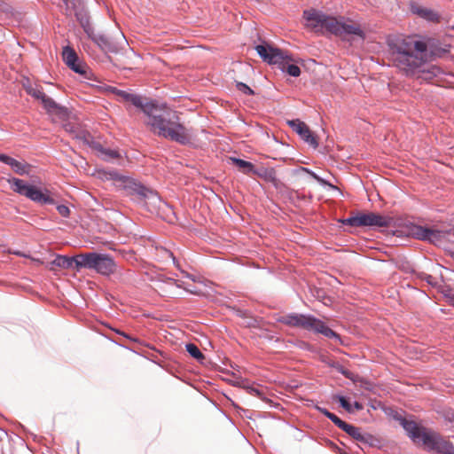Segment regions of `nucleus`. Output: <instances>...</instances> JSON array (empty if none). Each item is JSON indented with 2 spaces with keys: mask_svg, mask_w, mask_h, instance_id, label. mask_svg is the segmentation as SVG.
Returning a JSON list of instances; mask_svg holds the SVG:
<instances>
[{
  "mask_svg": "<svg viewBox=\"0 0 454 454\" xmlns=\"http://www.w3.org/2000/svg\"><path fill=\"white\" fill-rule=\"evenodd\" d=\"M114 92L120 101L130 103L140 109L148 118L146 124L159 137L184 145H192L195 140V130L184 126L176 112L166 109L164 106H160L153 100L145 102L141 96L126 90L114 89Z\"/></svg>",
  "mask_w": 454,
  "mask_h": 454,
  "instance_id": "1",
  "label": "nucleus"
},
{
  "mask_svg": "<svg viewBox=\"0 0 454 454\" xmlns=\"http://www.w3.org/2000/svg\"><path fill=\"white\" fill-rule=\"evenodd\" d=\"M387 53L393 65L407 75L420 73L419 77L430 80L440 73V68L426 67L427 46L423 41L411 36H391L387 38Z\"/></svg>",
  "mask_w": 454,
  "mask_h": 454,
  "instance_id": "2",
  "label": "nucleus"
},
{
  "mask_svg": "<svg viewBox=\"0 0 454 454\" xmlns=\"http://www.w3.org/2000/svg\"><path fill=\"white\" fill-rule=\"evenodd\" d=\"M306 26L317 33H330L343 39L349 35H356L364 39V32L360 26L355 23H348L344 18H335L325 13L311 9L303 12Z\"/></svg>",
  "mask_w": 454,
  "mask_h": 454,
  "instance_id": "3",
  "label": "nucleus"
},
{
  "mask_svg": "<svg viewBox=\"0 0 454 454\" xmlns=\"http://www.w3.org/2000/svg\"><path fill=\"white\" fill-rule=\"evenodd\" d=\"M403 427L408 436L416 444H421L428 451H435L438 454H454V446L442 439L437 433L419 426L413 420H408L401 415L395 416Z\"/></svg>",
  "mask_w": 454,
  "mask_h": 454,
  "instance_id": "4",
  "label": "nucleus"
},
{
  "mask_svg": "<svg viewBox=\"0 0 454 454\" xmlns=\"http://www.w3.org/2000/svg\"><path fill=\"white\" fill-rule=\"evenodd\" d=\"M98 175L102 180L113 181L117 188L123 190L127 196H129L132 200L137 203L150 201V203L156 206L160 202L157 192L147 188L136 179L123 176L114 169L99 170Z\"/></svg>",
  "mask_w": 454,
  "mask_h": 454,
  "instance_id": "5",
  "label": "nucleus"
},
{
  "mask_svg": "<svg viewBox=\"0 0 454 454\" xmlns=\"http://www.w3.org/2000/svg\"><path fill=\"white\" fill-rule=\"evenodd\" d=\"M278 321L291 327L301 328L309 332L321 333L331 339L339 340V334L329 328L322 320L309 314L290 313L280 317Z\"/></svg>",
  "mask_w": 454,
  "mask_h": 454,
  "instance_id": "6",
  "label": "nucleus"
},
{
  "mask_svg": "<svg viewBox=\"0 0 454 454\" xmlns=\"http://www.w3.org/2000/svg\"><path fill=\"white\" fill-rule=\"evenodd\" d=\"M257 54L270 65H276L279 69L286 72L293 77L301 74V69L297 65L290 64L293 60L290 55L278 48L273 47L267 43L255 46Z\"/></svg>",
  "mask_w": 454,
  "mask_h": 454,
  "instance_id": "7",
  "label": "nucleus"
},
{
  "mask_svg": "<svg viewBox=\"0 0 454 454\" xmlns=\"http://www.w3.org/2000/svg\"><path fill=\"white\" fill-rule=\"evenodd\" d=\"M77 265L106 277L114 274L117 269V264L110 254L97 252L82 254V258Z\"/></svg>",
  "mask_w": 454,
  "mask_h": 454,
  "instance_id": "8",
  "label": "nucleus"
},
{
  "mask_svg": "<svg viewBox=\"0 0 454 454\" xmlns=\"http://www.w3.org/2000/svg\"><path fill=\"white\" fill-rule=\"evenodd\" d=\"M27 94L31 97L39 99L45 109L46 113L51 116L54 122H64L68 120L70 112L66 107L57 102L51 98L48 97L42 90L36 85H29L26 88Z\"/></svg>",
  "mask_w": 454,
  "mask_h": 454,
  "instance_id": "9",
  "label": "nucleus"
},
{
  "mask_svg": "<svg viewBox=\"0 0 454 454\" xmlns=\"http://www.w3.org/2000/svg\"><path fill=\"white\" fill-rule=\"evenodd\" d=\"M8 182L15 192L23 195L35 202L49 205L54 203V200L48 194L44 193L42 190L34 185L26 184L21 179L13 177L9 179Z\"/></svg>",
  "mask_w": 454,
  "mask_h": 454,
  "instance_id": "10",
  "label": "nucleus"
},
{
  "mask_svg": "<svg viewBox=\"0 0 454 454\" xmlns=\"http://www.w3.org/2000/svg\"><path fill=\"white\" fill-rule=\"evenodd\" d=\"M102 51L111 53H119L128 46V41L121 32L115 36L98 34L92 40Z\"/></svg>",
  "mask_w": 454,
  "mask_h": 454,
  "instance_id": "11",
  "label": "nucleus"
},
{
  "mask_svg": "<svg viewBox=\"0 0 454 454\" xmlns=\"http://www.w3.org/2000/svg\"><path fill=\"white\" fill-rule=\"evenodd\" d=\"M82 258V254H77L73 257L67 255H57L56 258L47 264V269L51 271H55L57 269L71 270L75 269L79 271L82 267L77 265Z\"/></svg>",
  "mask_w": 454,
  "mask_h": 454,
  "instance_id": "12",
  "label": "nucleus"
},
{
  "mask_svg": "<svg viewBox=\"0 0 454 454\" xmlns=\"http://www.w3.org/2000/svg\"><path fill=\"white\" fill-rule=\"evenodd\" d=\"M346 433L354 440L368 447H380L381 444V441L378 437L369 433L363 432L361 428L351 424Z\"/></svg>",
  "mask_w": 454,
  "mask_h": 454,
  "instance_id": "13",
  "label": "nucleus"
},
{
  "mask_svg": "<svg viewBox=\"0 0 454 454\" xmlns=\"http://www.w3.org/2000/svg\"><path fill=\"white\" fill-rule=\"evenodd\" d=\"M287 124L301 137V138L316 149L318 146V142L316 137L311 133L309 127L300 120H291Z\"/></svg>",
  "mask_w": 454,
  "mask_h": 454,
  "instance_id": "14",
  "label": "nucleus"
},
{
  "mask_svg": "<svg viewBox=\"0 0 454 454\" xmlns=\"http://www.w3.org/2000/svg\"><path fill=\"white\" fill-rule=\"evenodd\" d=\"M361 227H388L392 223V218L387 215L370 212L360 214Z\"/></svg>",
  "mask_w": 454,
  "mask_h": 454,
  "instance_id": "15",
  "label": "nucleus"
},
{
  "mask_svg": "<svg viewBox=\"0 0 454 454\" xmlns=\"http://www.w3.org/2000/svg\"><path fill=\"white\" fill-rule=\"evenodd\" d=\"M410 10L412 14L430 22H438L440 20L436 12L416 2L410 4Z\"/></svg>",
  "mask_w": 454,
  "mask_h": 454,
  "instance_id": "16",
  "label": "nucleus"
},
{
  "mask_svg": "<svg viewBox=\"0 0 454 454\" xmlns=\"http://www.w3.org/2000/svg\"><path fill=\"white\" fill-rule=\"evenodd\" d=\"M450 237L454 238V226L446 230H437L429 228L427 241L440 246L442 242L450 240Z\"/></svg>",
  "mask_w": 454,
  "mask_h": 454,
  "instance_id": "17",
  "label": "nucleus"
},
{
  "mask_svg": "<svg viewBox=\"0 0 454 454\" xmlns=\"http://www.w3.org/2000/svg\"><path fill=\"white\" fill-rule=\"evenodd\" d=\"M230 160L246 175H249L252 171H254V166L249 161L234 157Z\"/></svg>",
  "mask_w": 454,
  "mask_h": 454,
  "instance_id": "18",
  "label": "nucleus"
},
{
  "mask_svg": "<svg viewBox=\"0 0 454 454\" xmlns=\"http://www.w3.org/2000/svg\"><path fill=\"white\" fill-rule=\"evenodd\" d=\"M428 232H429V228L423 227L420 225H413L411 228V236L419 240L427 241Z\"/></svg>",
  "mask_w": 454,
  "mask_h": 454,
  "instance_id": "19",
  "label": "nucleus"
},
{
  "mask_svg": "<svg viewBox=\"0 0 454 454\" xmlns=\"http://www.w3.org/2000/svg\"><path fill=\"white\" fill-rule=\"evenodd\" d=\"M8 166H10L14 172L21 176L27 174L29 170L28 164L19 161L13 158L11 159Z\"/></svg>",
  "mask_w": 454,
  "mask_h": 454,
  "instance_id": "20",
  "label": "nucleus"
},
{
  "mask_svg": "<svg viewBox=\"0 0 454 454\" xmlns=\"http://www.w3.org/2000/svg\"><path fill=\"white\" fill-rule=\"evenodd\" d=\"M63 59L65 63L69 67L73 66L74 62L78 61V56L76 52L69 46L63 48Z\"/></svg>",
  "mask_w": 454,
  "mask_h": 454,
  "instance_id": "21",
  "label": "nucleus"
},
{
  "mask_svg": "<svg viewBox=\"0 0 454 454\" xmlns=\"http://www.w3.org/2000/svg\"><path fill=\"white\" fill-rule=\"evenodd\" d=\"M80 24L90 39L93 40L98 35L88 18H82L80 20Z\"/></svg>",
  "mask_w": 454,
  "mask_h": 454,
  "instance_id": "22",
  "label": "nucleus"
},
{
  "mask_svg": "<svg viewBox=\"0 0 454 454\" xmlns=\"http://www.w3.org/2000/svg\"><path fill=\"white\" fill-rule=\"evenodd\" d=\"M185 349L190 354L191 356L197 359L198 361H200L205 358L204 355L200 350V348L193 343L186 344Z\"/></svg>",
  "mask_w": 454,
  "mask_h": 454,
  "instance_id": "23",
  "label": "nucleus"
},
{
  "mask_svg": "<svg viewBox=\"0 0 454 454\" xmlns=\"http://www.w3.org/2000/svg\"><path fill=\"white\" fill-rule=\"evenodd\" d=\"M329 419L339 428L343 430L345 433L348 429V427L350 424H348L347 422L341 420L338 416H336L334 413H332Z\"/></svg>",
  "mask_w": 454,
  "mask_h": 454,
  "instance_id": "24",
  "label": "nucleus"
},
{
  "mask_svg": "<svg viewBox=\"0 0 454 454\" xmlns=\"http://www.w3.org/2000/svg\"><path fill=\"white\" fill-rule=\"evenodd\" d=\"M340 223L344 225H348L352 227H361L360 214L355 216L340 220Z\"/></svg>",
  "mask_w": 454,
  "mask_h": 454,
  "instance_id": "25",
  "label": "nucleus"
},
{
  "mask_svg": "<svg viewBox=\"0 0 454 454\" xmlns=\"http://www.w3.org/2000/svg\"><path fill=\"white\" fill-rule=\"evenodd\" d=\"M69 67L75 73L84 75L87 78V70L86 67L81 63L79 60L74 62L73 66H69Z\"/></svg>",
  "mask_w": 454,
  "mask_h": 454,
  "instance_id": "26",
  "label": "nucleus"
},
{
  "mask_svg": "<svg viewBox=\"0 0 454 454\" xmlns=\"http://www.w3.org/2000/svg\"><path fill=\"white\" fill-rule=\"evenodd\" d=\"M236 87L239 91L246 95H254V90L244 82H237Z\"/></svg>",
  "mask_w": 454,
  "mask_h": 454,
  "instance_id": "27",
  "label": "nucleus"
},
{
  "mask_svg": "<svg viewBox=\"0 0 454 454\" xmlns=\"http://www.w3.org/2000/svg\"><path fill=\"white\" fill-rule=\"evenodd\" d=\"M337 399L340 403V405L345 409L347 411L350 412L352 411V406L351 404L347 401V399L342 395H338Z\"/></svg>",
  "mask_w": 454,
  "mask_h": 454,
  "instance_id": "28",
  "label": "nucleus"
},
{
  "mask_svg": "<svg viewBox=\"0 0 454 454\" xmlns=\"http://www.w3.org/2000/svg\"><path fill=\"white\" fill-rule=\"evenodd\" d=\"M57 210H58L59 214L63 217H68L70 215V209L66 205H58Z\"/></svg>",
  "mask_w": 454,
  "mask_h": 454,
  "instance_id": "29",
  "label": "nucleus"
},
{
  "mask_svg": "<svg viewBox=\"0 0 454 454\" xmlns=\"http://www.w3.org/2000/svg\"><path fill=\"white\" fill-rule=\"evenodd\" d=\"M102 153L106 156V158L115 159L119 157V153L114 150H101Z\"/></svg>",
  "mask_w": 454,
  "mask_h": 454,
  "instance_id": "30",
  "label": "nucleus"
},
{
  "mask_svg": "<svg viewBox=\"0 0 454 454\" xmlns=\"http://www.w3.org/2000/svg\"><path fill=\"white\" fill-rule=\"evenodd\" d=\"M301 171L309 174L317 182L324 183V180L320 176H318L315 172L311 171L310 169H309L307 168H301Z\"/></svg>",
  "mask_w": 454,
  "mask_h": 454,
  "instance_id": "31",
  "label": "nucleus"
},
{
  "mask_svg": "<svg viewBox=\"0 0 454 454\" xmlns=\"http://www.w3.org/2000/svg\"><path fill=\"white\" fill-rule=\"evenodd\" d=\"M251 174L256 175L260 177H267L268 170L265 168L257 169L254 168V171H252Z\"/></svg>",
  "mask_w": 454,
  "mask_h": 454,
  "instance_id": "32",
  "label": "nucleus"
},
{
  "mask_svg": "<svg viewBox=\"0 0 454 454\" xmlns=\"http://www.w3.org/2000/svg\"><path fill=\"white\" fill-rule=\"evenodd\" d=\"M166 282L168 284L174 285V286H176L178 288H182L183 287V285L180 282H178L177 280H176L174 278H168Z\"/></svg>",
  "mask_w": 454,
  "mask_h": 454,
  "instance_id": "33",
  "label": "nucleus"
},
{
  "mask_svg": "<svg viewBox=\"0 0 454 454\" xmlns=\"http://www.w3.org/2000/svg\"><path fill=\"white\" fill-rule=\"evenodd\" d=\"M342 375L346 376L347 378H349V372L345 370L341 365L337 364L336 366L333 365Z\"/></svg>",
  "mask_w": 454,
  "mask_h": 454,
  "instance_id": "34",
  "label": "nucleus"
},
{
  "mask_svg": "<svg viewBox=\"0 0 454 454\" xmlns=\"http://www.w3.org/2000/svg\"><path fill=\"white\" fill-rule=\"evenodd\" d=\"M317 411L322 413L323 415H325L326 418H330V416L332 415L333 412H330L327 409L325 408H323V407H317Z\"/></svg>",
  "mask_w": 454,
  "mask_h": 454,
  "instance_id": "35",
  "label": "nucleus"
},
{
  "mask_svg": "<svg viewBox=\"0 0 454 454\" xmlns=\"http://www.w3.org/2000/svg\"><path fill=\"white\" fill-rule=\"evenodd\" d=\"M11 159H12V157L0 153V161H2L3 163L8 165Z\"/></svg>",
  "mask_w": 454,
  "mask_h": 454,
  "instance_id": "36",
  "label": "nucleus"
},
{
  "mask_svg": "<svg viewBox=\"0 0 454 454\" xmlns=\"http://www.w3.org/2000/svg\"><path fill=\"white\" fill-rule=\"evenodd\" d=\"M64 128L67 131V132H70V133H73L74 132V126H72L70 123H67L64 125Z\"/></svg>",
  "mask_w": 454,
  "mask_h": 454,
  "instance_id": "37",
  "label": "nucleus"
},
{
  "mask_svg": "<svg viewBox=\"0 0 454 454\" xmlns=\"http://www.w3.org/2000/svg\"><path fill=\"white\" fill-rule=\"evenodd\" d=\"M182 274L185 277V278H188L190 279H192V281H195V278L193 276H192L191 274L184 271V270H181Z\"/></svg>",
  "mask_w": 454,
  "mask_h": 454,
  "instance_id": "38",
  "label": "nucleus"
},
{
  "mask_svg": "<svg viewBox=\"0 0 454 454\" xmlns=\"http://www.w3.org/2000/svg\"><path fill=\"white\" fill-rule=\"evenodd\" d=\"M354 408H355L356 410H357V411H360V410H362V409H363V406H362V404H361L360 403H358V402H355V403H354Z\"/></svg>",
  "mask_w": 454,
  "mask_h": 454,
  "instance_id": "39",
  "label": "nucleus"
},
{
  "mask_svg": "<svg viewBox=\"0 0 454 454\" xmlns=\"http://www.w3.org/2000/svg\"><path fill=\"white\" fill-rule=\"evenodd\" d=\"M426 280L428 284L430 285H434V283L433 282V277L430 276V275H427V278H426Z\"/></svg>",
  "mask_w": 454,
  "mask_h": 454,
  "instance_id": "40",
  "label": "nucleus"
},
{
  "mask_svg": "<svg viewBox=\"0 0 454 454\" xmlns=\"http://www.w3.org/2000/svg\"><path fill=\"white\" fill-rule=\"evenodd\" d=\"M170 256H171V258H173V262H174V264H175L177 268H179V265L177 264V262H176V258L174 257L173 254H170Z\"/></svg>",
  "mask_w": 454,
  "mask_h": 454,
  "instance_id": "41",
  "label": "nucleus"
},
{
  "mask_svg": "<svg viewBox=\"0 0 454 454\" xmlns=\"http://www.w3.org/2000/svg\"><path fill=\"white\" fill-rule=\"evenodd\" d=\"M170 256H171V258H173V262H174V264H175L177 268H179V265L177 264V262H176V258L174 257L173 254H170Z\"/></svg>",
  "mask_w": 454,
  "mask_h": 454,
  "instance_id": "42",
  "label": "nucleus"
},
{
  "mask_svg": "<svg viewBox=\"0 0 454 454\" xmlns=\"http://www.w3.org/2000/svg\"><path fill=\"white\" fill-rule=\"evenodd\" d=\"M170 256H171V258H173V262H174V264H175L177 268H179V265L177 264V262H176V258L174 257L173 254H170Z\"/></svg>",
  "mask_w": 454,
  "mask_h": 454,
  "instance_id": "43",
  "label": "nucleus"
}]
</instances>
